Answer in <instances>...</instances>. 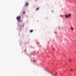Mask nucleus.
Masks as SVG:
<instances>
[{
  "instance_id": "nucleus-1",
  "label": "nucleus",
  "mask_w": 76,
  "mask_h": 76,
  "mask_svg": "<svg viewBox=\"0 0 76 76\" xmlns=\"http://www.w3.org/2000/svg\"><path fill=\"white\" fill-rule=\"evenodd\" d=\"M20 16H19V17H17L16 18V19L17 20H19L20 19Z\"/></svg>"
},
{
  "instance_id": "nucleus-2",
  "label": "nucleus",
  "mask_w": 76,
  "mask_h": 76,
  "mask_svg": "<svg viewBox=\"0 0 76 76\" xmlns=\"http://www.w3.org/2000/svg\"><path fill=\"white\" fill-rule=\"evenodd\" d=\"M71 28L72 30H73L74 29V27H72V26L71 27Z\"/></svg>"
},
{
  "instance_id": "nucleus-3",
  "label": "nucleus",
  "mask_w": 76,
  "mask_h": 76,
  "mask_svg": "<svg viewBox=\"0 0 76 76\" xmlns=\"http://www.w3.org/2000/svg\"><path fill=\"white\" fill-rule=\"evenodd\" d=\"M71 16V14H68V17H70V16Z\"/></svg>"
},
{
  "instance_id": "nucleus-4",
  "label": "nucleus",
  "mask_w": 76,
  "mask_h": 76,
  "mask_svg": "<svg viewBox=\"0 0 76 76\" xmlns=\"http://www.w3.org/2000/svg\"><path fill=\"white\" fill-rule=\"evenodd\" d=\"M65 17H66V18H69V16H67L66 15H65Z\"/></svg>"
},
{
  "instance_id": "nucleus-5",
  "label": "nucleus",
  "mask_w": 76,
  "mask_h": 76,
  "mask_svg": "<svg viewBox=\"0 0 76 76\" xmlns=\"http://www.w3.org/2000/svg\"><path fill=\"white\" fill-rule=\"evenodd\" d=\"M33 32V30H31L30 31V32Z\"/></svg>"
},
{
  "instance_id": "nucleus-6",
  "label": "nucleus",
  "mask_w": 76,
  "mask_h": 76,
  "mask_svg": "<svg viewBox=\"0 0 76 76\" xmlns=\"http://www.w3.org/2000/svg\"><path fill=\"white\" fill-rule=\"evenodd\" d=\"M28 4H29L28 3H26V6H28Z\"/></svg>"
},
{
  "instance_id": "nucleus-7",
  "label": "nucleus",
  "mask_w": 76,
  "mask_h": 76,
  "mask_svg": "<svg viewBox=\"0 0 76 76\" xmlns=\"http://www.w3.org/2000/svg\"><path fill=\"white\" fill-rule=\"evenodd\" d=\"M39 10V8H37V9H36V10L37 11V10Z\"/></svg>"
},
{
  "instance_id": "nucleus-8",
  "label": "nucleus",
  "mask_w": 76,
  "mask_h": 76,
  "mask_svg": "<svg viewBox=\"0 0 76 76\" xmlns=\"http://www.w3.org/2000/svg\"><path fill=\"white\" fill-rule=\"evenodd\" d=\"M18 22H21V20H18Z\"/></svg>"
},
{
  "instance_id": "nucleus-9",
  "label": "nucleus",
  "mask_w": 76,
  "mask_h": 76,
  "mask_svg": "<svg viewBox=\"0 0 76 76\" xmlns=\"http://www.w3.org/2000/svg\"><path fill=\"white\" fill-rule=\"evenodd\" d=\"M70 71L71 72H73V69H70Z\"/></svg>"
},
{
  "instance_id": "nucleus-10",
  "label": "nucleus",
  "mask_w": 76,
  "mask_h": 76,
  "mask_svg": "<svg viewBox=\"0 0 76 76\" xmlns=\"http://www.w3.org/2000/svg\"><path fill=\"white\" fill-rule=\"evenodd\" d=\"M23 14L24 15H25V12H23Z\"/></svg>"
},
{
  "instance_id": "nucleus-11",
  "label": "nucleus",
  "mask_w": 76,
  "mask_h": 76,
  "mask_svg": "<svg viewBox=\"0 0 76 76\" xmlns=\"http://www.w3.org/2000/svg\"><path fill=\"white\" fill-rule=\"evenodd\" d=\"M69 61H72V60H71V59H69Z\"/></svg>"
},
{
  "instance_id": "nucleus-12",
  "label": "nucleus",
  "mask_w": 76,
  "mask_h": 76,
  "mask_svg": "<svg viewBox=\"0 0 76 76\" xmlns=\"http://www.w3.org/2000/svg\"><path fill=\"white\" fill-rule=\"evenodd\" d=\"M34 62H35V60H34Z\"/></svg>"
},
{
  "instance_id": "nucleus-13",
  "label": "nucleus",
  "mask_w": 76,
  "mask_h": 76,
  "mask_svg": "<svg viewBox=\"0 0 76 76\" xmlns=\"http://www.w3.org/2000/svg\"><path fill=\"white\" fill-rule=\"evenodd\" d=\"M51 75H53V73L52 72L51 73Z\"/></svg>"
},
{
  "instance_id": "nucleus-14",
  "label": "nucleus",
  "mask_w": 76,
  "mask_h": 76,
  "mask_svg": "<svg viewBox=\"0 0 76 76\" xmlns=\"http://www.w3.org/2000/svg\"><path fill=\"white\" fill-rule=\"evenodd\" d=\"M57 73H56V75H57Z\"/></svg>"
}]
</instances>
